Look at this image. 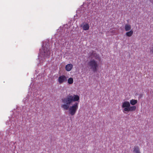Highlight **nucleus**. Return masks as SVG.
I'll use <instances>...</instances> for the list:
<instances>
[{"mask_svg": "<svg viewBox=\"0 0 153 153\" xmlns=\"http://www.w3.org/2000/svg\"><path fill=\"white\" fill-rule=\"evenodd\" d=\"M124 27L125 31H126L130 30L131 28V26L130 25L128 24L125 25Z\"/></svg>", "mask_w": 153, "mask_h": 153, "instance_id": "9", "label": "nucleus"}, {"mask_svg": "<svg viewBox=\"0 0 153 153\" xmlns=\"http://www.w3.org/2000/svg\"><path fill=\"white\" fill-rule=\"evenodd\" d=\"M72 68L73 65L71 64H69L66 66L65 69L67 71H69L72 69Z\"/></svg>", "mask_w": 153, "mask_h": 153, "instance_id": "7", "label": "nucleus"}, {"mask_svg": "<svg viewBox=\"0 0 153 153\" xmlns=\"http://www.w3.org/2000/svg\"><path fill=\"white\" fill-rule=\"evenodd\" d=\"M73 79L72 78H69L68 80V84H72L73 82Z\"/></svg>", "mask_w": 153, "mask_h": 153, "instance_id": "13", "label": "nucleus"}, {"mask_svg": "<svg viewBox=\"0 0 153 153\" xmlns=\"http://www.w3.org/2000/svg\"><path fill=\"white\" fill-rule=\"evenodd\" d=\"M122 107L123 108V111H135L136 108V106H131L130 102L128 101H125L122 103Z\"/></svg>", "mask_w": 153, "mask_h": 153, "instance_id": "2", "label": "nucleus"}, {"mask_svg": "<svg viewBox=\"0 0 153 153\" xmlns=\"http://www.w3.org/2000/svg\"><path fill=\"white\" fill-rule=\"evenodd\" d=\"M137 100L132 99L130 100V104L132 105H134L137 103Z\"/></svg>", "mask_w": 153, "mask_h": 153, "instance_id": "12", "label": "nucleus"}, {"mask_svg": "<svg viewBox=\"0 0 153 153\" xmlns=\"http://www.w3.org/2000/svg\"><path fill=\"white\" fill-rule=\"evenodd\" d=\"M82 27L84 30H86L89 29V26L88 24H85L83 25Z\"/></svg>", "mask_w": 153, "mask_h": 153, "instance_id": "11", "label": "nucleus"}, {"mask_svg": "<svg viewBox=\"0 0 153 153\" xmlns=\"http://www.w3.org/2000/svg\"><path fill=\"white\" fill-rule=\"evenodd\" d=\"M44 52L45 53V55L46 56H50L51 54V51L50 49H47L46 50L45 48H44Z\"/></svg>", "mask_w": 153, "mask_h": 153, "instance_id": "6", "label": "nucleus"}, {"mask_svg": "<svg viewBox=\"0 0 153 153\" xmlns=\"http://www.w3.org/2000/svg\"><path fill=\"white\" fill-rule=\"evenodd\" d=\"M133 152L135 153H141L140 148L137 146H136L134 147Z\"/></svg>", "mask_w": 153, "mask_h": 153, "instance_id": "8", "label": "nucleus"}, {"mask_svg": "<svg viewBox=\"0 0 153 153\" xmlns=\"http://www.w3.org/2000/svg\"><path fill=\"white\" fill-rule=\"evenodd\" d=\"M151 52H152V53H153V51H151Z\"/></svg>", "mask_w": 153, "mask_h": 153, "instance_id": "14", "label": "nucleus"}, {"mask_svg": "<svg viewBox=\"0 0 153 153\" xmlns=\"http://www.w3.org/2000/svg\"><path fill=\"white\" fill-rule=\"evenodd\" d=\"M88 65L93 72H95L97 70L99 65L97 61L93 59L90 60L88 62Z\"/></svg>", "mask_w": 153, "mask_h": 153, "instance_id": "3", "label": "nucleus"}, {"mask_svg": "<svg viewBox=\"0 0 153 153\" xmlns=\"http://www.w3.org/2000/svg\"><path fill=\"white\" fill-rule=\"evenodd\" d=\"M79 97L77 95H69L66 97L62 99V102L63 104L61 105V107L64 110H69V113L71 116L76 113L78 107L79 103L75 102L72 106L70 105L73 102L78 101Z\"/></svg>", "mask_w": 153, "mask_h": 153, "instance_id": "1", "label": "nucleus"}, {"mask_svg": "<svg viewBox=\"0 0 153 153\" xmlns=\"http://www.w3.org/2000/svg\"><path fill=\"white\" fill-rule=\"evenodd\" d=\"M89 57H90L91 58H94L95 59H98L99 60L100 59V57L99 56V55L95 53L94 51H92Z\"/></svg>", "mask_w": 153, "mask_h": 153, "instance_id": "5", "label": "nucleus"}, {"mask_svg": "<svg viewBox=\"0 0 153 153\" xmlns=\"http://www.w3.org/2000/svg\"><path fill=\"white\" fill-rule=\"evenodd\" d=\"M67 80V78L63 75L59 76L58 79V81L60 84L66 82Z\"/></svg>", "mask_w": 153, "mask_h": 153, "instance_id": "4", "label": "nucleus"}, {"mask_svg": "<svg viewBox=\"0 0 153 153\" xmlns=\"http://www.w3.org/2000/svg\"><path fill=\"white\" fill-rule=\"evenodd\" d=\"M133 33V31L132 30H131L127 32L126 33V35L128 37H131V36Z\"/></svg>", "mask_w": 153, "mask_h": 153, "instance_id": "10", "label": "nucleus"}]
</instances>
